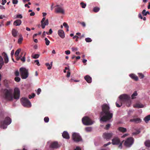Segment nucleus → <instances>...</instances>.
I'll return each mask as SVG.
<instances>
[{
    "label": "nucleus",
    "instance_id": "obj_15",
    "mask_svg": "<svg viewBox=\"0 0 150 150\" xmlns=\"http://www.w3.org/2000/svg\"><path fill=\"white\" fill-rule=\"evenodd\" d=\"M2 54L4 57L5 63L6 64L8 63V58L7 54L5 52H3L2 53Z\"/></svg>",
    "mask_w": 150,
    "mask_h": 150
},
{
    "label": "nucleus",
    "instance_id": "obj_38",
    "mask_svg": "<svg viewBox=\"0 0 150 150\" xmlns=\"http://www.w3.org/2000/svg\"><path fill=\"white\" fill-rule=\"evenodd\" d=\"M40 56V55L39 54H36L32 55L34 59H37L39 58Z\"/></svg>",
    "mask_w": 150,
    "mask_h": 150
},
{
    "label": "nucleus",
    "instance_id": "obj_17",
    "mask_svg": "<svg viewBox=\"0 0 150 150\" xmlns=\"http://www.w3.org/2000/svg\"><path fill=\"white\" fill-rule=\"evenodd\" d=\"M58 34L59 36L62 38H64L65 37L64 32L63 30H59L58 32Z\"/></svg>",
    "mask_w": 150,
    "mask_h": 150
},
{
    "label": "nucleus",
    "instance_id": "obj_35",
    "mask_svg": "<svg viewBox=\"0 0 150 150\" xmlns=\"http://www.w3.org/2000/svg\"><path fill=\"white\" fill-rule=\"evenodd\" d=\"M138 74L139 78L140 79H142L144 77V75L142 73H138Z\"/></svg>",
    "mask_w": 150,
    "mask_h": 150
},
{
    "label": "nucleus",
    "instance_id": "obj_36",
    "mask_svg": "<svg viewBox=\"0 0 150 150\" xmlns=\"http://www.w3.org/2000/svg\"><path fill=\"white\" fill-rule=\"evenodd\" d=\"M85 130L87 132H90L92 130V128L91 127H88L85 128Z\"/></svg>",
    "mask_w": 150,
    "mask_h": 150
},
{
    "label": "nucleus",
    "instance_id": "obj_52",
    "mask_svg": "<svg viewBox=\"0 0 150 150\" xmlns=\"http://www.w3.org/2000/svg\"><path fill=\"white\" fill-rule=\"evenodd\" d=\"M140 131L137 130L136 132H134L132 133V134L133 135H137L139 134L140 133Z\"/></svg>",
    "mask_w": 150,
    "mask_h": 150
},
{
    "label": "nucleus",
    "instance_id": "obj_54",
    "mask_svg": "<svg viewBox=\"0 0 150 150\" xmlns=\"http://www.w3.org/2000/svg\"><path fill=\"white\" fill-rule=\"evenodd\" d=\"M70 74H71L70 72L69 71H69H68L67 72V77H69L70 76Z\"/></svg>",
    "mask_w": 150,
    "mask_h": 150
},
{
    "label": "nucleus",
    "instance_id": "obj_64",
    "mask_svg": "<svg viewBox=\"0 0 150 150\" xmlns=\"http://www.w3.org/2000/svg\"><path fill=\"white\" fill-rule=\"evenodd\" d=\"M74 150H81L80 148H79V147L77 146L76 148V149H75Z\"/></svg>",
    "mask_w": 150,
    "mask_h": 150
},
{
    "label": "nucleus",
    "instance_id": "obj_24",
    "mask_svg": "<svg viewBox=\"0 0 150 150\" xmlns=\"http://www.w3.org/2000/svg\"><path fill=\"white\" fill-rule=\"evenodd\" d=\"M118 130L119 131L122 132H126L127 131L126 129L122 127H119L118 128Z\"/></svg>",
    "mask_w": 150,
    "mask_h": 150
},
{
    "label": "nucleus",
    "instance_id": "obj_8",
    "mask_svg": "<svg viewBox=\"0 0 150 150\" xmlns=\"http://www.w3.org/2000/svg\"><path fill=\"white\" fill-rule=\"evenodd\" d=\"M112 144L113 145H118V147L120 149L122 148V143H120V140L119 138L117 137H114L112 139Z\"/></svg>",
    "mask_w": 150,
    "mask_h": 150
},
{
    "label": "nucleus",
    "instance_id": "obj_9",
    "mask_svg": "<svg viewBox=\"0 0 150 150\" xmlns=\"http://www.w3.org/2000/svg\"><path fill=\"white\" fill-rule=\"evenodd\" d=\"M20 91L19 88H15L13 93V98L16 100L20 98Z\"/></svg>",
    "mask_w": 150,
    "mask_h": 150
},
{
    "label": "nucleus",
    "instance_id": "obj_21",
    "mask_svg": "<svg viewBox=\"0 0 150 150\" xmlns=\"http://www.w3.org/2000/svg\"><path fill=\"white\" fill-rule=\"evenodd\" d=\"M130 77L135 81H137L138 80V78L137 76L134 74H131L129 75Z\"/></svg>",
    "mask_w": 150,
    "mask_h": 150
},
{
    "label": "nucleus",
    "instance_id": "obj_43",
    "mask_svg": "<svg viewBox=\"0 0 150 150\" xmlns=\"http://www.w3.org/2000/svg\"><path fill=\"white\" fill-rule=\"evenodd\" d=\"M80 4L81 5V7L83 8H85L86 6V4L84 3L83 2H81Z\"/></svg>",
    "mask_w": 150,
    "mask_h": 150
},
{
    "label": "nucleus",
    "instance_id": "obj_41",
    "mask_svg": "<svg viewBox=\"0 0 150 150\" xmlns=\"http://www.w3.org/2000/svg\"><path fill=\"white\" fill-rule=\"evenodd\" d=\"M49 118L47 117H46L44 118V121L45 122H49Z\"/></svg>",
    "mask_w": 150,
    "mask_h": 150
},
{
    "label": "nucleus",
    "instance_id": "obj_23",
    "mask_svg": "<svg viewBox=\"0 0 150 150\" xmlns=\"http://www.w3.org/2000/svg\"><path fill=\"white\" fill-rule=\"evenodd\" d=\"M144 105L140 103H136L133 106L134 108H142L143 107Z\"/></svg>",
    "mask_w": 150,
    "mask_h": 150
},
{
    "label": "nucleus",
    "instance_id": "obj_10",
    "mask_svg": "<svg viewBox=\"0 0 150 150\" xmlns=\"http://www.w3.org/2000/svg\"><path fill=\"white\" fill-rule=\"evenodd\" d=\"M73 140L76 142H78L82 140V139L79 134L74 133L72 135Z\"/></svg>",
    "mask_w": 150,
    "mask_h": 150
},
{
    "label": "nucleus",
    "instance_id": "obj_62",
    "mask_svg": "<svg viewBox=\"0 0 150 150\" xmlns=\"http://www.w3.org/2000/svg\"><path fill=\"white\" fill-rule=\"evenodd\" d=\"M0 9H2V10L5 9V8L4 6H2L1 5H0Z\"/></svg>",
    "mask_w": 150,
    "mask_h": 150
},
{
    "label": "nucleus",
    "instance_id": "obj_40",
    "mask_svg": "<svg viewBox=\"0 0 150 150\" xmlns=\"http://www.w3.org/2000/svg\"><path fill=\"white\" fill-rule=\"evenodd\" d=\"M85 40L86 42H91L92 41V40L90 38H86L85 39Z\"/></svg>",
    "mask_w": 150,
    "mask_h": 150
},
{
    "label": "nucleus",
    "instance_id": "obj_57",
    "mask_svg": "<svg viewBox=\"0 0 150 150\" xmlns=\"http://www.w3.org/2000/svg\"><path fill=\"white\" fill-rule=\"evenodd\" d=\"M65 53L66 54H70V51L69 50L66 51H65Z\"/></svg>",
    "mask_w": 150,
    "mask_h": 150
},
{
    "label": "nucleus",
    "instance_id": "obj_7",
    "mask_svg": "<svg viewBox=\"0 0 150 150\" xmlns=\"http://www.w3.org/2000/svg\"><path fill=\"white\" fill-rule=\"evenodd\" d=\"M82 122L83 124L86 125H92L93 122L91 119L88 117H85L82 119Z\"/></svg>",
    "mask_w": 150,
    "mask_h": 150
},
{
    "label": "nucleus",
    "instance_id": "obj_33",
    "mask_svg": "<svg viewBox=\"0 0 150 150\" xmlns=\"http://www.w3.org/2000/svg\"><path fill=\"white\" fill-rule=\"evenodd\" d=\"M45 41L46 45L47 46L49 45L50 43V41L47 38H45Z\"/></svg>",
    "mask_w": 150,
    "mask_h": 150
},
{
    "label": "nucleus",
    "instance_id": "obj_63",
    "mask_svg": "<svg viewBox=\"0 0 150 150\" xmlns=\"http://www.w3.org/2000/svg\"><path fill=\"white\" fill-rule=\"evenodd\" d=\"M128 135V134H124L122 137V138H124L125 137H126Z\"/></svg>",
    "mask_w": 150,
    "mask_h": 150
},
{
    "label": "nucleus",
    "instance_id": "obj_45",
    "mask_svg": "<svg viewBox=\"0 0 150 150\" xmlns=\"http://www.w3.org/2000/svg\"><path fill=\"white\" fill-rule=\"evenodd\" d=\"M52 29H50L49 30V32H46V33L47 35H49L51 34H52Z\"/></svg>",
    "mask_w": 150,
    "mask_h": 150
},
{
    "label": "nucleus",
    "instance_id": "obj_18",
    "mask_svg": "<svg viewBox=\"0 0 150 150\" xmlns=\"http://www.w3.org/2000/svg\"><path fill=\"white\" fill-rule=\"evenodd\" d=\"M62 136L64 138L66 139H69L70 138L69 134L66 131H64L63 132Z\"/></svg>",
    "mask_w": 150,
    "mask_h": 150
},
{
    "label": "nucleus",
    "instance_id": "obj_42",
    "mask_svg": "<svg viewBox=\"0 0 150 150\" xmlns=\"http://www.w3.org/2000/svg\"><path fill=\"white\" fill-rule=\"evenodd\" d=\"M120 105L119 104V103H118L117 102H116L115 104L117 107L119 108L122 105V104H123V103H121L120 101Z\"/></svg>",
    "mask_w": 150,
    "mask_h": 150
},
{
    "label": "nucleus",
    "instance_id": "obj_31",
    "mask_svg": "<svg viewBox=\"0 0 150 150\" xmlns=\"http://www.w3.org/2000/svg\"><path fill=\"white\" fill-rule=\"evenodd\" d=\"M142 14L144 16H146L147 15V14H148L149 15L150 13L149 11H147V12H146V10L145 9H144L142 11Z\"/></svg>",
    "mask_w": 150,
    "mask_h": 150
},
{
    "label": "nucleus",
    "instance_id": "obj_56",
    "mask_svg": "<svg viewBox=\"0 0 150 150\" xmlns=\"http://www.w3.org/2000/svg\"><path fill=\"white\" fill-rule=\"evenodd\" d=\"M6 0H2V1L1 4L2 5H4L6 3Z\"/></svg>",
    "mask_w": 150,
    "mask_h": 150
},
{
    "label": "nucleus",
    "instance_id": "obj_53",
    "mask_svg": "<svg viewBox=\"0 0 150 150\" xmlns=\"http://www.w3.org/2000/svg\"><path fill=\"white\" fill-rule=\"evenodd\" d=\"M80 23L81 25L83 27H85L86 26V24L85 22H80Z\"/></svg>",
    "mask_w": 150,
    "mask_h": 150
},
{
    "label": "nucleus",
    "instance_id": "obj_46",
    "mask_svg": "<svg viewBox=\"0 0 150 150\" xmlns=\"http://www.w3.org/2000/svg\"><path fill=\"white\" fill-rule=\"evenodd\" d=\"M110 126V124H108L106 125L105 127V129L107 130H108L109 129Z\"/></svg>",
    "mask_w": 150,
    "mask_h": 150
},
{
    "label": "nucleus",
    "instance_id": "obj_58",
    "mask_svg": "<svg viewBox=\"0 0 150 150\" xmlns=\"http://www.w3.org/2000/svg\"><path fill=\"white\" fill-rule=\"evenodd\" d=\"M111 143L110 142H109L108 143H107L106 144H104L103 145V146L104 147H106V146H107L110 144H111Z\"/></svg>",
    "mask_w": 150,
    "mask_h": 150
},
{
    "label": "nucleus",
    "instance_id": "obj_3",
    "mask_svg": "<svg viewBox=\"0 0 150 150\" xmlns=\"http://www.w3.org/2000/svg\"><path fill=\"white\" fill-rule=\"evenodd\" d=\"M119 98L121 103L125 104L128 107L130 106L131 100L129 95L125 94H122L119 96Z\"/></svg>",
    "mask_w": 150,
    "mask_h": 150
},
{
    "label": "nucleus",
    "instance_id": "obj_4",
    "mask_svg": "<svg viewBox=\"0 0 150 150\" xmlns=\"http://www.w3.org/2000/svg\"><path fill=\"white\" fill-rule=\"evenodd\" d=\"M11 122V118L9 117H6L4 120L1 121L0 122V126L3 129H6L7 126L9 125Z\"/></svg>",
    "mask_w": 150,
    "mask_h": 150
},
{
    "label": "nucleus",
    "instance_id": "obj_51",
    "mask_svg": "<svg viewBox=\"0 0 150 150\" xmlns=\"http://www.w3.org/2000/svg\"><path fill=\"white\" fill-rule=\"evenodd\" d=\"M18 0H13L12 3L14 4H16L18 3Z\"/></svg>",
    "mask_w": 150,
    "mask_h": 150
},
{
    "label": "nucleus",
    "instance_id": "obj_27",
    "mask_svg": "<svg viewBox=\"0 0 150 150\" xmlns=\"http://www.w3.org/2000/svg\"><path fill=\"white\" fill-rule=\"evenodd\" d=\"M17 31L15 29H13L12 32L13 35L14 37H16L17 35Z\"/></svg>",
    "mask_w": 150,
    "mask_h": 150
},
{
    "label": "nucleus",
    "instance_id": "obj_50",
    "mask_svg": "<svg viewBox=\"0 0 150 150\" xmlns=\"http://www.w3.org/2000/svg\"><path fill=\"white\" fill-rule=\"evenodd\" d=\"M73 52H75L77 50L78 48L77 47H73L71 48Z\"/></svg>",
    "mask_w": 150,
    "mask_h": 150
},
{
    "label": "nucleus",
    "instance_id": "obj_37",
    "mask_svg": "<svg viewBox=\"0 0 150 150\" xmlns=\"http://www.w3.org/2000/svg\"><path fill=\"white\" fill-rule=\"evenodd\" d=\"M23 40V38L21 36H20V38L18 39V44H21Z\"/></svg>",
    "mask_w": 150,
    "mask_h": 150
},
{
    "label": "nucleus",
    "instance_id": "obj_1",
    "mask_svg": "<svg viewBox=\"0 0 150 150\" xmlns=\"http://www.w3.org/2000/svg\"><path fill=\"white\" fill-rule=\"evenodd\" d=\"M102 111L100 113V120L106 122L110 120L113 117V114L110 110V108L107 104H104L101 106Z\"/></svg>",
    "mask_w": 150,
    "mask_h": 150
},
{
    "label": "nucleus",
    "instance_id": "obj_2",
    "mask_svg": "<svg viewBox=\"0 0 150 150\" xmlns=\"http://www.w3.org/2000/svg\"><path fill=\"white\" fill-rule=\"evenodd\" d=\"M1 96L2 98L7 100H12L13 99V89H5L2 90Z\"/></svg>",
    "mask_w": 150,
    "mask_h": 150
},
{
    "label": "nucleus",
    "instance_id": "obj_44",
    "mask_svg": "<svg viewBox=\"0 0 150 150\" xmlns=\"http://www.w3.org/2000/svg\"><path fill=\"white\" fill-rule=\"evenodd\" d=\"M14 79L16 81L18 82L20 81L21 79L19 77H16Z\"/></svg>",
    "mask_w": 150,
    "mask_h": 150
},
{
    "label": "nucleus",
    "instance_id": "obj_55",
    "mask_svg": "<svg viewBox=\"0 0 150 150\" xmlns=\"http://www.w3.org/2000/svg\"><path fill=\"white\" fill-rule=\"evenodd\" d=\"M16 18H22V16L21 14L18 15L16 16Z\"/></svg>",
    "mask_w": 150,
    "mask_h": 150
},
{
    "label": "nucleus",
    "instance_id": "obj_59",
    "mask_svg": "<svg viewBox=\"0 0 150 150\" xmlns=\"http://www.w3.org/2000/svg\"><path fill=\"white\" fill-rule=\"evenodd\" d=\"M19 72L18 71H16L15 72V74L16 76H18L19 75Z\"/></svg>",
    "mask_w": 150,
    "mask_h": 150
},
{
    "label": "nucleus",
    "instance_id": "obj_47",
    "mask_svg": "<svg viewBox=\"0 0 150 150\" xmlns=\"http://www.w3.org/2000/svg\"><path fill=\"white\" fill-rule=\"evenodd\" d=\"M35 63H36V64L38 65V66H40V64L39 63V60H36L35 61Z\"/></svg>",
    "mask_w": 150,
    "mask_h": 150
},
{
    "label": "nucleus",
    "instance_id": "obj_12",
    "mask_svg": "<svg viewBox=\"0 0 150 150\" xmlns=\"http://www.w3.org/2000/svg\"><path fill=\"white\" fill-rule=\"evenodd\" d=\"M22 105L25 107H27L28 106V100L25 98H22L21 99Z\"/></svg>",
    "mask_w": 150,
    "mask_h": 150
},
{
    "label": "nucleus",
    "instance_id": "obj_32",
    "mask_svg": "<svg viewBox=\"0 0 150 150\" xmlns=\"http://www.w3.org/2000/svg\"><path fill=\"white\" fill-rule=\"evenodd\" d=\"M21 51V49H18L15 52V56L16 57H17L18 56L20 52Z\"/></svg>",
    "mask_w": 150,
    "mask_h": 150
},
{
    "label": "nucleus",
    "instance_id": "obj_20",
    "mask_svg": "<svg viewBox=\"0 0 150 150\" xmlns=\"http://www.w3.org/2000/svg\"><path fill=\"white\" fill-rule=\"evenodd\" d=\"M85 79L88 83H91L92 82V78L89 75H86L84 77Z\"/></svg>",
    "mask_w": 150,
    "mask_h": 150
},
{
    "label": "nucleus",
    "instance_id": "obj_30",
    "mask_svg": "<svg viewBox=\"0 0 150 150\" xmlns=\"http://www.w3.org/2000/svg\"><path fill=\"white\" fill-rule=\"evenodd\" d=\"M144 120L146 122L150 120V115L145 117L144 118Z\"/></svg>",
    "mask_w": 150,
    "mask_h": 150
},
{
    "label": "nucleus",
    "instance_id": "obj_60",
    "mask_svg": "<svg viewBox=\"0 0 150 150\" xmlns=\"http://www.w3.org/2000/svg\"><path fill=\"white\" fill-rule=\"evenodd\" d=\"M35 15V13L34 12H32L31 13H30V16H34V15Z\"/></svg>",
    "mask_w": 150,
    "mask_h": 150
},
{
    "label": "nucleus",
    "instance_id": "obj_16",
    "mask_svg": "<svg viewBox=\"0 0 150 150\" xmlns=\"http://www.w3.org/2000/svg\"><path fill=\"white\" fill-rule=\"evenodd\" d=\"M130 121L131 122H133L135 123H137L141 122V120L139 118H137L131 119L130 120Z\"/></svg>",
    "mask_w": 150,
    "mask_h": 150
},
{
    "label": "nucleus",
    "instance_id": "obj_29",
    "mask_svg": "<svg viewBox=\"0 0 150 150\" xmlns=\"http://www.w3.org/2000/svg\"><path fill=\"white\" fill-rule=\"evenodd\" d=\"M137 93L136 91H135L134 92V93L132 94L131 96V97L132 99H134L135 98V97L136 96H137Z\"/></svg>",
    "mask_w": 150,
    "mask_h": 150
},
{
    "label": "nucleus",
    "instance_id": "obj_19",
    "mask_svg": "<svg viewBox=\"0 0 150 150\" xmlns=\"http://www.w3.org/2000/svg\"><path fill=\"white\" fill-rule=\"evenodd\" d=\"M41 23L42 28L44 29L45 28V25H48V20L47 19L44 22H41Z\"/></svg>",
    "mask_w": 150,
    "mask_h": 150
},
{
    "label": "nucleus",
    "instance_id": "obj_49",
    "mask_svg": "<svg viewBox=\"0 0 150 150\" xmlns=\"http://www.w3.org/2000/svg\"><path fill=\"white\" fill-rule=\"evenodd\" d=\"M41 92V90L40 88H39L38 89L37 91V94L39 95Z\"/></svg>",
    "mask_w": 150,
    "mask_h": 150
},
{
    "label": "nucleus",
    "instance_id": "obj_28",
    "mask_svg": "<svg viewBox=\"0 0 150 150\" xmlns=\"http://www.w3.org/2000/svg\"><path fill=\"white\" fill-rule=\"evenodd\" d=\"M144 144L147 147H150V141L149 140H147L145 142Z\"/></svg>",
    "mask_w": 150,
    "mask_h": 150
},
{
    "label": "nucleus",
    "instance_id": "obj_6",
    "mask_svg": "<svg viewBox=\"0 0 150 150\" xmlns=\"http://www.w3.org/2000/svg\"><path fill=\"white\" fill-rule=\"evenodd\" d=\"M134 139L132 137H129L127 139L124 143V145L127 147L131 146L134 143Z\"/></svg>",
    "mask_w": 150,
    "mask_h": 150
},
{
    "label": "nucleus",
    "instance_id": "obj_34",
    "mask_svg": "<svg viewBox=\"0 0 150 150\" xmlns=\"http://www.w3.org/2000/svg\"><path fill=\"white\" fill-rule=\"evenodd\" d=\"M100 8L98 7H95L93 9V11L95 12H97L99 11Z\"/></svg>",
    "mask_w": 150,
    "mask_h": 150
},
{
    "label": "nucleus",
    "instance_id": "obj_25",
    "mask_svg": "<svg viewBox=\"0 0 150 150\" xmlns=\"http://www.w3.org/2000/svg\"><path fill=\"white\" fill-rule=\"evenodd\" d=\"M52 62H51L50 64L49 63H45V65L47 67V69H48L50 70L51 69L52 67Z\"/></svg>",
    "mask_w": 150,
    "mask_h": 150
},
{
    "label": "nucleus",
    "instance_id": "obj_48",
    "mask_svg": "<svg viewBox=\"0 0 150 150\" xmlns=\"http://www.w3.org/2000/svg\"><path fill=\"white\" fill-rule=\"evenodd\" d=\"M63 25L66 28H69V26L68 25V24L67 23L65 22H64L63 23Z\"/></svg>",
    "mask_w": 150,
    "mask_h": 150
},
{
    "label": "nucleus",
    "instance_id": "obj_13",
    "mask_svg": "<svg viewBox=\"0 0 150 150\" xmlns=\"http://www.w3.org/2000/svg\"><path fill=\"white\" fill-rule=\"evenodd\" d=\"M60 146L57 142H54L51 143L50 146V147L51 148L57 149Z\"/></svg>",
    "mask_w": 150,
    "mask_h": 150
},
{
    "label": "nucleus",
    "instance_id": "obj_11",
    "mask_svg": "<svg viewBox=\"0 0 150 150\" xmlns=\"http://www.w3.org/2000/svg\"><path fill=\"white\" fill-rule=\"evenodd\" d=\"M56 12L57 13H60L62 14L64 13V10L63 7L59 6L57 5L55 8Z\"/></svg>",
    "mask_w": 150,
    "mask_h": 150
},
{
    "label": "nucleus",
    "instance_id": "obj_5",
    "mask_svg": "<svg viewBox=\"0 0 150 150\" xmlns=\"http://www.w3.org/2000/svg\"><path fill=\"white\" fill-rule=\"evenodd\" d=\"M19 71L21 78L22 79H25L28 77V70L25 68H21Z\"/></svg>",
    "mask_w": 150,
    "mask_h": 150
},
{
    "label": "nucleus",
    "instance_id": "obj_22",
    "mask_svg": "<svg viewBox=\"0 0 150 150\" xmlns=\"http://www.w3.org/2000/svg\"><path fill=\"white\" fill-rule=\"evenodd\" d=\"M21 23V21L20 20H17L14 21L13 24L16 26L20 25Z\"/></svg>",
    "mask_w": 150,
    "mask_h": 150
},
{
    "label": "nucleus",
    "instance_id": "obj_61",
    "mask_svg": "<svg viewBox=\"0 0 150 150\" xmlns=\"http://www.w3.org/2000/svg\"><path fill=\"white\" fill-rule=\"evenodd\" d=\"M138 17L139 18H141V19H142L143 17L142 16L141 13H139L138 15Z\"/></svg>",
    "mask_w": 150,
    "mask_h": 150
},
{
    "label": "nucleus",
    "instance_id": "obj_39",
    "mask_svg": "<svg viewBox=\"0 0 150 150\" xmlns=\"http://www.w3.org/2000/svg\"><path fill=\"white\" fill-rule=\"evenodd\" d=\"M35 95L34 93H32V95H29V99H31L34 98L35 96Z\"/></svg>",
    "mask_w": 150,
    "mask_h": 150
},
{
    "label": "nucleus",
    "instance_id": "obj_26",
    "mask_svg": "<svg viewBox=\"0 0 150 150\" xmlns=\"http://www.w3.org/2000/svg\"><path fill=\"white\" fill-rule=\"evenodd\" d=\"M4 62L3 59L0 56V69H1L4 65Z\"/></svg>",
    "mask_w": 150,
    "mask_h": 150
},
{
    "label": "nucleus",
    "instance_id": "obj_14",
    "mask_svg": "<svg viewBox=\"0 0 150 150\" xmlns=\"http://www.w3.org/2000/svg\"><path fill=\"white\" fill-rule=\"evenodd\" d=\"M112 136V133H105L103 135V137L104 138L106 139H110Z\"/></svg>",
    "mask_w": 150,
    "mask_h": 150
}]
</instances>
